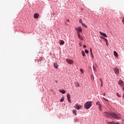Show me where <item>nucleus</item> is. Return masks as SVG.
Listing matches in <instances>:
<instances>
[{
  "label": "nucleus",
  "instance_id": "obj_1",
  "mask_svg": "<svg viewBox=\"0 0 124 124\" xmlns=\"http://www.w3.org/2000/svg\"><path fill=\"white\" fill-rule=\"evenodd\" d=\"M104 116H106L107 118H111V119H116V120H119L121 119V115L120 114H116L114 112L109 113L107 112H105L104 113Z\"/></svg>",
  "mask_w": 124,
  "mask_h": 124
},
{
  "label": "nucleus",
  "instance_id": "obj_2",
  "mask_svg": "<svg viewBox=\"0 0 124 124\" xmlns=\"http://www.w3.org/2000/svg\"><path fill=\"white\" fill-rule=\"evenodd\" d=\"M93 102H87L84 105V108L87 110L90 109L92 106Z\"/></svg>",
  "mask_w": 124,
  "mask_h": 124
},
{
  "label": "nucleus",
  "instance_id": "obj_3",
  "mask_svg": "<svg viewBox=\"0 0 124 124\" xmlns=\"http://www.w3.org/2000/svg\"><path fill=\"white\" fill-rule=\"evenodd\" d=\"M75 109H77V110H80V109H82V107H83L82 106L79 105V104L77 103L74 106Z\"/></svg>",
  "mask_w": 124,
  "mask_h": 124
},
{
  "label": "nucleus",
  "instance_id": "obj_4",
  "mask_svg": "<svg viewBox=\"0 0 124 124\" xmlns=\"http://www.w3.org/2000/svg\"><path fill=\"white\" fill-rule=\"evenodd\" d=\"M113 71H114V73H115L116 75L119 76V74H120V71L119 70V69L117 68H114Z\"/></svg>",
  "mask_w": 124,
  "mask_h": 124
},
{
  "label": "nucleus",
  "instance_id": "obj_5",
  "mask_svg": "<svg viewBox=\"0 0 124 124\" xmlns=\"http://www.w3.org/2000/svg\"><path fill=\"white\" fill-rule=\"evenodd\" d=\"M75 30L77 31H78V33H80V32H82V28H81V27L75 28Z\"/></svg>",
  "mask_w": 124,
  "mask_h": 124
},
{
  "label": "nucleus",
  "instance_id": "obj_6",
  "mask_svg": "<svg viewBox=\"0 0 124 124\" xmlns=\"http://www.w3.org/2000/svg\"><path fill=\"white\" fill-rule=\"evenodd\" d=\"M70 94L69 93H68L67 94V98L68 99V101L69 103H71V100H70Z\"/></svg>",
  "mask_w": 124,
  "mask_h": 124
},
{
  "label": "nucleus",
  "instance_id": "obj_7",
  "mask_svg": "<svg viewBox=\"0 0 124 124\" xmlns=\"http://www.w3.org/2000/svg\"><path fill=\"white\" fill-rule=\"evenodd\" d=\"M78 36L79 38L81 41L84 40V38H83V36H82L81 35H80V33H78Z\"/></svg>",
  "mask_w": 124,
  "mask_h": 124
},
{
  "label": "nucleus",
  "instance_id": "obj_8",
  "mask_svg": "<svg viewBox=\"0 0 124 124\" xmlns=\"http://www.w3.org/2000/svg\"><path fill=\"white\" fill-rule=\"evenodd\" d=\"M66 62H67V63H69V64H72V63H73V61L72 60L66 59Z\"/></svg>",
  "mask_w": 124,
  "mask_h": 124
},
{
  "label": "nucleus",
  "instance_id": "obj_9",
  "mask_svg": "<svg viewBox=\"0 0 124 124\" xmlns=\"http://www.w3.org/2000/svg\"><path fill=\"white\" fill-rule=\"evenodd\" d=\"M118 84H119V85H120V86L123 87L124 86V81L122 80H120L118 81Z\"/></svg>",
  "mask_w": 124,
  "mask_h": 124
},
{
  "label": "nucleus",
  "instance_id": "obj_10",
  "mask_svg": "<svg viewBox=\"0 0 124 124\" xmlns=\"http://www.w3.org/2000/svg\"><path fill=\"white\" fill-rule=\"evenodd\" d=\"M38 17H39V15L37 13H35L34 14V18L35 19H38Z\"/></svg>",
  "mask_w": 124,
  "mask_h": 124
},
{
  "label": "nucleus",
  "instance_id": "obj_11",
  "mask_svg": "<svg viewBox=\"0 0 124 124\" xmlns=\"http://www.w3.org/2000/svg\"><path fill=\"white\" fill-rule=\"evenodd\" d=\"M100 34L102 35V36H104V37H107V35H106V33H103L101 31L100 32Z\"/></svg>",
  "mask_w": 124,
  "mask_h": 124
},
{
  "label": "nucleus",
  "instance_id": "obj_12",
  "mask_svg": "<svg viewBox=\"0 0 124 124\" xmlns=\"http://www.w3.org/2000/svg\"><path fill=\"white\" fill-rule=\"evenodd\" d=\"M54 67H55V68H58L59 67V65L58 64V63H54Z\"/></svg>",
  "mask_w": 124,
  "mask_h": 124
},
{
  "label": "nucleus",
  "instance_id": "obj_13",
  "mask_svg": "<svg viewBox=\"0 0 124 124\" xmlns=\"http://www.w3.org/2000/svg\"><path fill=\"white\" fill-rule=\"evenodd\" d=\"M102 39H104V41H105V42H106V43H108V40H107V39L101 36V37Z\"/></svg>",
  "mask_w": 124,
  "mask_h": 124
},
{
  "label": "nucleus",
  "instance_id": "obj_14",
  "mask_svg": "<svg viewBox=\"0 0 124 124\" xmlns=\"http://www.w3.org/2000/svg\"><path fill=\"white\" fill-rule=\"evenodd\" d=\"M75 85L76 87H80V84H79V83L77 82L75 83Z\"/></svg>",
  "mask_w": 124,
  "mask_h": 124
},
{
  "label": "nucleus",
  "instance_id": "obj_15",
  "mask_svg": "<svg viewBox=\"0 0 124 124\" xmlns=\"http://www.w3.org/2000/svg\"><path fill=\"white\" fill-rule=\"evenodd\" d=\"M77 110H76V109H74L73 111V114H74V115H75V116H76L77 115Z\"/></svg>",
  "mask_w": 124,
  "mask_h": 124
},
{
  "label": "nucleus",
  "instance_id": "obj_16",
  "mask_svg": "<svg viewBox=\"0 0 124 124\" xmlns=\"http://www.w3.org/2000/svg\"><path fill=\"white\" fill-rule=\"evenodd\" d=\"M114 55L115 57H118V53L116 52V51H114L113 52Z\"/></svg>",
  "mask_w": 124,
  "mask_h": 124
},
{
  "label": "nucleus",
  "instance_id": "obj_17",
  "mask_svg": "<svg viewBox=\"0 0 124 124\" xmlns=\"http://www.w3.org/2000/svg\"><path fill=\"white\" fill-rule=\"evenodd\" d=\"M64 44V41L61 40L60 41V45H63Z\"/></svg>",
  "mask_w": 124,
  "mask_h": 124
},
{
  "label": "nucleus",
  "instance_id": "obj_18",
  "mask_svg": "<svg viewBox=\"0 0 124 124\" xmlns=\"http://www.w3.org/2000/svg\"><path fill=\"white\" fill-rule=\"evenodd\" d=\"M60 93H65V90H60Z\"/></svg>",
  "mask_w": 124,
  "mask_h": 124
},
{
  "label": "nucleus",
  "instance_id": "obj_19",
  "mask_svg": "<svg viewBox=\"0 0 124 124\" xmlns=\"http://www.w3.org/2000/svg\"><path fill=\"white\" fill-rule=\"evenodd\" d=\"M82 27H84V28H88V26H87V25H86V24H84L82 23V24H81Z\"/></svg>",
  "mask_w": 124,
  "mask_h": 124
},
{
  "label": "nucleus",
  "instance_id": "obj_20",
  "mask_svg": "<svg viewBox=\"0 0 124 124\" xmlns=\"http://www.w3.org/2000/svg\"><path fill=\"white\" fill-rule=\"evenodd\" d=\"M81 53H82V56H83V57H85V51H84L83 50H82V51H81Z\"/></svg>",
  "mask_w": 124,
  "mask_h": 124
},
{
  "label": "nucleus",
  "instance_id": "obj_21",
  "mask_svg": "<svg viewBox=\"0 0 124 124\" xmlns=\"http://www.w3.org/2000/svg\"><path fill=\"white\" fill-rule=\"evenodd\" d=\"M64 100V97H62V98L60 100V102H63Z\"/></svg>",
  "mask_w": 124,
  "mask_h": 124
},
{
  "label": "nucleus",
  "instance_id": "obj_22",
  "mask_svg": "<svg viewBox=\"0 0 124 124\" xmlns=\"http://www.w3.org/2000/svg\"><path fill=\"white\" fill-rule=\"evenodd\" d=\"M79 23L80 24H82L83 23V20H82V19H79Z\"/></svg>",
  "mask_w": 124,
  "mask_h": 124
},
{
  "label": "nucleus",
  "instance_id": "obj_23",
  "mask_svg": "<svg viewBox=\"0 0 124 124\" xmlns=\"http://www.w3.org/2000/svg\"><path fill=\"white\" fill-rule=\"evenodd\" d=\"M42 60H43V57H40L39 59L38 62H41L42 61Z\"/></svg>",
  "mask_w": 124,
  "mask_h": 124
},
{
  "label": "nucleus",
  "instance_id": "obj_24",
  "mask_svg": "<svg viewBox=\"0 0 124 124\" xmlns=\"http://www.w3.org/2000/svg\"><path fill=\"white\" fill-rule=\"evenodd\" d=\"M93 71H96V68H95V67H94V66H93Z\"/></svg>",
  "mask_w": 124,
  "mask_h": 124
},
{
  "label": "nucleus",
  "instance_id": "obj_25",
  "mask_svg": "<svg viewBox=\"0 0 124 124\" xmlns=\"http://www.w3.org/2000/svg\"><path fill=\"white\" fill-rule=\"evenodd\" d=\"M85 52L86 54H89V50L88 49H85Z\"/></svg>",
  "mask_w": 124,
  "mask_h": 124
},
{
  "label": "nucleus",
  "instance_id": "obj_26",
  "mask_svg": "<svg viewBox=\"0 0 124 124\" xmlns=\"http://www.w3.org/2000/svg\"><path fill=\"white\" fill-rule=\"evenodd\" d=\"M116 95L118 97H121V95H120V94H119V93H116Z\"/></svg>",
  "mask_w": 124,
  "mask_h": 124
},
{
  "label": "nucleus",
  "instance_id": "obj_27",
  "mask_svg": "<svg viewBox=\"0 0 124 124\" xmlns=\"http://www.w3.org/2000/svg\"><path fill=\"white\" fill-rule=\"evenodd\" d=\"M90 52L91 54H93V49H92V48H90Z\"/></svg>",
  "mask_w": 124,
  "mask_h": 124
},
{
  "label": "nucleus",
  "instance_id": "obj_28",
  "mask_svg": "<svg viewBox=\"0 0 124 124\" xmlns=\"http://www.w3.org/2000/svg\"><path fill=\"white\" fill-rule=\"evenodd\" d=\"M101 87H103V82L101 81Z\"/></svg>",
  "mask_w": 124,
  "mask_h": 124
},
{
  "label": "nucleus",
  "instance_id": "obj_29",
  "mask_svg": "<svg viewBox=\"0 0 124 124\" xmlns=\"http://www.w3.org/2000/svg\"><path fill=\"white\" fill-rule=\"evenodd\" d=\"M108 124H114V122H108Z\"/></svg>",
  "mask_w": 124,
  "mask_h": 124
},
{
  "label": "nucleus",
  "instance_id": "obj_30",
  "mask_svg": "<svg viewBox=\"0 0 124 124\" xmlns=\"http://www.w3.org/2000/svg\"><path fill=\"white\" fill-rule=\"evenodd\" d=\"M79 46H80V47H82V43L80 42V43H79Z\"/></svg>",
  "mask_w": 124,
  "mask_h": 124
},
{
  "label": "nucleus",
  "instance_id": "obj_31",
  "mask_svg": "<svg viewBox=\"0 0 124 124\" xmlns=\"http://www.w3.org/2000/svg\"><path fill=\"white\" fill-rule=\"evenodd\" d=\"M91 57L92 58V59H93V53H91Z\"/></svg>",
  "mask_w": 124,
  "mask_h": 124
},
{
  "label": "nucleus",
  "instance_id": "obj_32",
  "mask_svg": "<svg viewBox=\"0 0 124 124\" xmlns=\"http://www.w3.org/2000/svg\"><path fill=\"white\" fill-rule=\"evenodd\" d=\"M98 106L99 107H101V104H100V103H98Z\"/></svg>",
  "mask_w": 124,
  "mask_h": 124
},
{
  "label": "nucleus",
  "instance_id": "obj_33",
  "mask_svg": "<svg viewBox=\"0 0 124 124\" xmlns=\"http://www.w3.org/2000/svg\"><path fill=\"white\" fill-rule=\"evenodd\" d=\"M103 99L105 100V101H108V100L105 98H103Z\"/></svg>",
  "mask_w": 124,
  "mask_h": 124
},
{
  "label": "nucleus",
  "instance_id": "obj_34",
  "mask_svg": "<svg viewBox=\"0 0 124 124\" xmlns=\"http://www.w3.org/2000/svg\"><path fill=\"white\" fill-rule=\"evenodd\" d=\"M80 70H81V73L83 74L84 73V72L83 71V70L80 69Z\"/></svg>",
  "mask_w": 124,
  "mask_h": 124
},
{
  "label": "nucleus",
  "instance_id": "obj_35",
  "mask_svg": "<svg viewBox=\"0 0 124 124\" xmlns=\"http://www.w3.org/2000/svg\"><path fill=\"white\" fill-rule=\"evenodd\" d=\"M83 47H84V48H87V46H86V45H83Z\"/></svg>",
  "mask_w": 124,
  "mask_h": 124
},
{
  "label": "nucleus",
  "instance_id": "obj_36",
  "mask_svg": "<svg viewBox=\"0 0 124 124\" xmlns=\"http://www.w3.org/2000/svg\"><path fill=\"white\" fill-rule=\"evenodd\" d=\"M99 109L100 111H102L101 108H100V107H99Z\"/></svg>",
  "mask_w": 124,
  "mask_h": 124
},
{
  "label": "nucleus",
  "instance_id": "obj_37",
  "mask_svg": "<svg viewBox=\"0 0 124 124\" xmlns=\"http://www.w3.org/2000/svg\"><path fill=\"white\" fill-rule=\"evenodd\" d=\"M98 103H99V101H98L97 102H96V105H98Z\"/></svg>",
  "mask_w": 124,
  "mask_h": 124
},
{
  "label": "nucleus",
  "instance_id": "obj_38",
  "mask_svg": "<svg viewBox=\"0 0 124 124\" xmlns=\"http://www.w3.org/2000/svg\"><path fill=\"white\" fill-rule=\"evenodd\" d=\"M113 124H119L118 123H114V122H113Z\"/></svg>",
  "mask_w": 124,
  "mask_h": 124
},
{
  "label": "nucleus",
  "instance_id": "obj_39",
  "mask_svg": "<svg viewBox=\"0 0 124 124\" xmlns=\"http://www.w3.org/2000/svg\"><path fill=\"white\" fill-rule=\"evenodd\" d=\"M100 82L101 83V82H102V78H100Z\"/></svg>",
  "mask_w": 124,
  "mask_h": 124
},
{
  "label": "nucleus",
  "instance_id": "obj_40",
  "mask_svg": "<svg viewBox=\"0 0 124 124\" xmlns=\"http://www.w3.org/2000/svg\"><path fill=\"white\" fill-rule=\"evenodd\" d=\"M107 46H108V43H106Z\"/></svg>",
  "mask_w": 124,
  "mask_h": 124
},
{
  "label": "nucleus",
  "instance_id": "obj_41",
  "mask_svg": "<svg viewBox=\"0 0 124 124\" xmlns=\"http://www.w3.org/2000/svg\"><path fill=\"white\" fill-rule=\"evenodd\" d=\"M67 22H69V19H67Z\"/></svg>",
  "mask_w": 124,
  "mask_h": 124
},
{
  "label": "nucleus",
  "instance_id": "obj_42",
  "mask_svg": "<svg viewBox=\"0 0 124 124\" xmlns=\"http://www.w3.org/2000/svg\"><path fill=\"white\" fill-rule=\"evenodd\" d=\"M123 97H124V93L123 94Z\"/></svg>",
  "mask_w": 124,
  "mask_h": 124
},
{
  "label": "nucleus",
  "instance_id": "obj_43",
  "mask_svg": "<svg viewBox=\"0 0 124 124\" xmlns=\"http://www.w3.org/2000/svg\"><path fill=\"white\" fill-rule=\"evenodd\" d=\"M56 83H58V80H56Z\"/></svg>",
  "mask_w": 124,
  "mask_h": 124
},
{
  "label": "nucleus",
  "instance_id": "obj_44",
  "mask_svg": "<svg viewBox=\"0 0 124 124\" xmlns=\"http://www.w3.org/2000/svg\"><path fill=\"white\" fill-rule=\"evenodd\" d=\"M105 94H106V93H104V96H105Z\"/></svg>",
  "mask_w": 124,
  "mask_h": 124
},
{
  "label": "nucleus",
  "instance_id": "obj_45",
  "mask_svg": "<svg viewBox=\"0 0 124 124\" xmlns=\"http://www.w3.org/2000/svg\"><path fill=\"white\" fill-rule=\"evenodd\" d=\"M91 78H93V77H91Z\"/></svg>",
  "mask_w": 124,
  "mask_h": 124
},
{
  "label": "nucleus",
  "instance_id": "obj_46",
  "mask_svg": "<svg viewBox=\"0 0 124 124\" xmlns=\"http://www.w3.org/2000/svg\"><path fill=\"white\" fill-rule=\"evenodd\" d=\"M91 78H93V77H91Z\"/></svg>",
  "mask_w": 124,
  "mask_h": 124
}]
</instances>
